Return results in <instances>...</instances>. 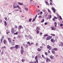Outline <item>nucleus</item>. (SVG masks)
<instances>
[{"label": "nucleus", "instance_id": "nucleus-1", "mask_svg": "<svg viewBox=\"0 0 63 63\" xmlns=\"http://www.w3.org/2000/svg\"><path fill=\"white\" fill-rule=\"evenodd\" d=\"M16 30L14 29V28H12L11 29V34H14Z\"/></svg>", "mask_w": 63, "mask_h": 63}, {"label": "nucleus", "instance_id": "nucleus-2", "mask_svg": "<svg viewBox=\"0 0 63 63\" xmlns=\"http://www.w3.org/2000/svg\"><path fill=\"white\" fill-rule=\"evenodd\" d=\"M52 37L51 36H49L47 37L46 39V40H50L52 38Z\"/></svg>", "mask_w": 63, "mask_h": 63}, {"label": "nucleus", "instance_id": "nucleus-3", "mask_svg": "<svg viewBox=\"0 0 63 63\" xmlns=\"http://www.w3.org/2000/svg\"><path fill=\"white\" fill-rule=\"evenodd\" d=\"M51 48H52L49 45H47V48L48 49V50H51Z\"/></svg>", "mask_w": 63, "mask_h": 63}, {"label": "nucleus", "instance_id": "nucleus-4", "mask_svg": "<svg viewBox=\"0 0 63 63\" xmlns=\"http://www.w3.org/2000/svg\"><path fill=\"white\" fill-rule=\"evenodd\" d=\"M46 62H47L48 61L49 62H50V61H51L48 58H46Z\"/></svg>", "mask_w": 63, "mask_h": 63}, {"label": "nucleus", "instance_id": "nucleus-5", "mask_svg": "<svg viewBox=\"0 0 63 63\" xmlns=\"http://www.w3.org/2000/svg\"><path fill=\"white\" fill-rule=\"evenodd\" d=\"M51 29L52 30H56V28L54 27H53V26L51 27Z\"/></svg>", "mask_w": 63, "mask_h": 63}, {"label": "nucleus", "instance_id": "nucleus-6", "mask_svg": "<svg viewBox=\"0 0 63 63\" xmlns=\"http://www.w3.org/2000/svg\"><path fill=\"white\" fill-rule=\"evenodd\" d=\"M50 58H51V59H54L55 57L53 56H50Z\"/></svg>", "mask_w": 63, "mask_h": 63}, {"label": "nucleus", "instance_id": "nucleus-7", "mask_svg": "<svg viewBox=\"0 0 63 63\" xmlns=\"http://www.w3.org/2000/svg\"><path fill=\"white\" fill-rule=\"evenodd\" d=\"M4 36H2L1 38V43H2V42H3V40L4 39Z\"/></svg>", "mask_w": 63, "mask_h": 63}, {"label": "nucleus", "instance_id": "nucleus-8", "mask_svg": "<svg viewBox=\"0 0 63 63\" xmlns=\"http://www.w3.org/2000/svg\"><path fill=\"white\" fill-rule=\"evenodd\" d=\"M8 40L9 42L10 43H11V42H12V40H11V38H8Z\"/></svg>", "mask_w": 63, "mask_h": 63}, {"label": "nucleus", "instance_id": "nucleus-9", "mask_svg": "<svg viewBox=\"0 0 63 63\" xmlns=\"http://www.w3.org/2000/svg\"><path fill=\"white\" fill-rule=\"evenodd\" d=\"M51 51L52 52L53 54H55V51L54 50L52 49Z\"/></svg>", "mask_w": 63, "mask_h": 63}, {"label": "nucleus", "instance_id": "nucleus-10", "mask_svg": "<svg viewBox=\"0 0 63 63\" xmlns=\"http://www.w3.org/2000/svg\"><path fill=\"white\" fill-rule=\"evenodd\" d=\"M22 28V26L21 25L19 26L18 28V29L19 30H20V29H21V28Z\"/></svg>", "mask_w": 63, "mask_h": 63}, {"label": "nucleus", "instance_id": "nucleus-11", "mask_svg": "<svg viewBox=\"0 0 63 63\" xmlns=\"http://www.w3.org/2000/svg\"><path fill=\"white\" fill-rule=\"evenodd\" d=\"M51 18V15H49L48 16V19H50V18Z\"/></svg>", "mask_w": 63, "mask_h": 63}, {"label": "nucleus", "instance_id": "nucleus-12", "mask_svg": "<svg viewBox=\"0 0 63 63\" xmlns=\"http://www.w3.org/2000/svg\"><path fill=\"white\" fill-rule=\"evenodd\" d=\"M54 25L55 27H57V23L56 22H55L54 23Z\"/></svg>", "mask_w": 63, "mask_h": 63}, {"label": "nucleus", "instance_id": "nucleus-13", "mask_svg": "<svg viewBox=\"0 0 63 63\" xmlns=\"http://www.w3.org/2000/svg\"><path fill=\"white\" fill-rule=\"evenodd\" d=\"M18 5H20V6H22V5H23V4H22V3L20 2H18Z\"/></svg>", "mask_w": 63, "mask_h": 63}, {"label": "nucleus", "instance_id": "nucleus-14", "mask_svg": "<svg viewBox=\"0 0 63 63\" xmlns=\"http://www.w3.org/2000/svg\"><path fill=\"white\" fill-rule=\"evenodd\" d=\"M37 50H38V51L39 52L41 51H42V49L39 48H37Z\"/></svg>", "mask_w": 63, "mask_h": 63}, {"label": "nucleus", "instance_id": "nucleus-15", "mask_svg": "<svg viewBox=\"0 0 63 63\" xmlns=\"http://www.w3.org/2000/svg\"><path fill=\"white\" fill-rule=\"evenodd\" d=\"M23 52H24V50H21V54H23Z\"/></svg>", "mask_w": 63, "mask_h": 63}, {"label": "nucleus", "instance_id": "nucleus-16", "mask_svg": "<svg viewBox=\"0 0 63 63\" xmlns=\"http://www.w3.org/2000/svg\"><path fill=\"white\" fill-rule=\"evenodd\" d=\"M40 30V27H38L36 28V30L37 31H39Z\"/></svg>", "mask_w": 63, "mask_h": 63}, {"label": "nucleus", "instance_id": "nucleus-17", "mask_svg": "<svg viewBox=\"0 0 63 63\" xmlns=\"http://www.w3.org/2000/svg\"><path fill=\"white\" fill-rule=\"evenodd\" d=\"M53 49L55 51H57V50H58V49L57 48H53Z\"/></svg>", "mask_w": 63, "mask_h": 63}, {"label": "nucleus", "instance_id": "nucleus-18", "mask_svg": "<svg viewBox=\"0 0 63 63\" xmlns=\"http://www.w3.org/2000/svg\"><path fill=\"white\" fill-rule=\"evenodd\" d=\"M4 23L5 26H7V22L6 21H4Z\"/></svg>", "mask_w": 63, "mask_h": 63}, {"label": "nucleus", "instance_id": "nucleus-19", "mask_svg": "<svg viewBox=\"0 0 63 63\" xmlns=\"http://www.w3.org/2000/svg\"><path fill=\"white\" fill-rule=\"evenodd\" d=\"M27 44H28V45H29L30 46H31V43L29 42H28L27 43Z\"/></svg>", "mask_w": 63, "mask_h": 63}, {"label": "nucleus", "instance_id": "nucleus-20", "mask_svg": "<svg viewBox=\"0 0 63 63\" xmlns=\"http://www.w3.org/2000/svg\"><path fill=\"white\" fill-rule=\"evenodd\" d=\"M6 39H4L3 43L4 44H6Z\"/></svg>", "mask_w": 63, "mask_h": 63}, {"label": "nucleus", "instance_id": "nucleus-21", "mask_svg": "<svg viewBox=\"0 0 63 63\" xmlns=\"http://www.w3.org/2000/svg\"><path fill=\"white\" fill-rule=\"evenodd\" d=\"M21 37V36L20 35H18L17 36V38H20Z\"/></svg>", "mask_w": 63, "mask_h": 63}, {"label": "nucleus", "instance_id": "nucleus-22", "mask_svg": "<svg viewBox=\"0 0 63 63\" xmlns=\"http://www.w3.org/2000/svg\"><path fill=\"white\" fill-rule=\"evenodd\" d=\"M50 41L52 43H53L54 42V39H51Z\"/></svg>", "mask_w": 63, "mask_h": 63}, {"label": "nucleus", "instance_id": "nucleus-23", "mask_svg": "<svg viewBox=\"0 0 63 63\" xmlns=\"http://www.w3.org/2000/svg\"><path fill=\"white\" fill-rule=\"evenodd\" d=\"M17 8H18L20 10H21V8H20L19 5H17Z\"/></svg>", "mask_w": 63, "mask_h": 63}, {"label": "nucleus", "instance_id": "nucleus-24", "mask_svg": "<svg viewBox=\"0 0 63 63\" xmlns=\"http://www.w3.org/2000/svg\"><path fill=\"white\" fill-rule=\"evenodd\" d=\"M45 21V19H43L41 21V23H43V22H44Z\"/></svg>", "mask_w": 63, "mask_h": 63}, {"label": "nucleus", "instance_id": "nucleus-25", "mask_svg": "<svg viewBox=\"0 0 63 63\" xmlns=\"http://www.w3.org/2000/svg\"><path fill=\"white\" fill-rule=\"evenodd\" d=\"M18 45H17L15 46V48H18Z\"/></svg>", "mask_w": 63, "mask_h": 63}, {"label": "nucleus", "instance_id": "nucleus-26", "mask_svg": "<svg viewBox=\"0 0 63 63\" xmlns=\"http://www.w3.org/2000/svg\"><path fill=\"white\" fill-rule=\"evenodd\" d=\"M15 43L14 42H12L11 43V45H15Z\"/></svg>", "mask_w": 63, "mask_h": 63}, {"label": "nucleus", "instance_id": "nucleus-27", "mask_svg": "<svg viewBox=\"0 0 63 63\" xmlns=\"http://www.w3.org/2000/svg\"><path fill=\"white\" fill-rule=\"evenodd\" d=\"M35 60H37L38 59V56H36L35 57Z\"/></svg>", "mask_w": 63, "mask_h": 63}, {"label": "nucleus", "instance_id": "nucleus-28", "mask_svg": "<svg viewBox=\"0 0 63 63\" xmlns=\"http://www.w3.org/2000/svg\"><path fill=\"white\" fill-rule=\"evenodd\" d=\"M29 39H32V37L31 35H29Z\"/></svg>", "mask_w": 63, "mask_h": 63}, {"label": "nucleus", "instance_id": "nucleus-29", "mask_svg": "<svg viewBox=\"0 0 63 63\" xmlns=\"http://www.w3.org/2000/svg\"><path fill=\"white\" fill-rule=\"evenodd\" d=\"M4 54V52L3 51L1 52V53H0L1 55H2Z\"/></svg>", "mask_w": 63, "mask_h": 63}, {"label": "nucleus", "instance_id": "nucleus-30", "mask_svg": "<svg viewBox=\"0 0 63 63\" xmlns=\"http://www.w3.org/2000/svg\"><path fill=\"white\" fill-rule=\"evenodd\" d=\"M21 61L23 62H24L25 61V60L24 59H23Z\"/></svg>", "mask_w": 63, "mask_h": 63}, {"label": "nucleus", "instance_id": "nucleus-31", "mask_svg": "<svg viewBox=\"0 0 63 63\" xmlns=\"http://www.w3.org/2000/svg\"><path fill=\"white\" fill-rule=\"evenodd\" d=\"M14 35H18V32H17L15 33H14Z\"/></svg>", "mask_w": 63, "mask_h": 63}, {"label": "nucleus", "instance_id": "nucleus-32", "mask_svg": "<svg viewBox=\"0 0 63 63\" xmlns=\"http://www.w3.org/2000/svg\"><path fill=\"white\" fill-rule=\"evenodd\" d=\"M47 36H48V35L47 34H46L44 35V37H47Z\"/></svg>", "mask_w": 63, "mask_h": 63}, {"label": "nucleus", "instance_id": "nucleus-33", "mask_svg": "<svg viewBox=\"0 0 63 63\" xmlns=\"http://www.w3.org/2000/svg\"><path fill=\"white\" fill-rule=\"evenodd\" d=\"M17 28V26L16 25H15L14 26V28H16V29Z\"/></svg>", "mask_w": 63, "mask_h": 63}, {"label": "nucleus", "instance_id": "nucleus-34", "mask_svg": "<svg viewBox=\"0 0 63 63\" xmlns=\"http://www.w3.org/2000/svg\"><path fill=\"white\" fill-rule=\"evenodd\" d=\"M48 12H49V13H51V11H50L49 9H48Z\"/></svg>", "mask_w": 63, "mask_h": 63}, {"label": "nucleus", "instance_id": "nucleus-35", "mask_svg": "<svg viewBox=\"0 0 63 63\" xmlns=\"http://www.w3.org/2000/svg\"><path fill=\"white\" fill-rule=\"evenodd\" d=\"M15 47H11L10 48V49H13V48H15Z\"/></svg>", "mask_w": 63, "mask_h": 63}, {"label": "nucleus", "instance_id": "nucleus-36", "mask_svg": "<svg viewBox=\"0 0 63 63\" xmlns=\"http://www.w3.org/2000/svg\"><path fill=\"white\" fill-rule=\"evenodd\" d=\"M42 57L43 58H44L45 59H46V58H45V56H44V55H42Z\"/></svg>", "mask_w": 63, "mask_h": 63}, {"label": "nucleus", "instance_id": "nucleus-37", "mask_svg": "<svg viewBox=\"0 0 63 63\" xmlns=\"http://www.w3.org/2000/svg\"><path fill=\"white\" fill-rule=\"evenodd\" d=\"M3 21V20L1 19L0 20V23H2V21Z\"/></svg>", "mask_w": 63, "mask_h": 63}, {"label": "nucleus", "instance_id": "nucleus-38", "mask_svg": "<svg viewBox=\"0 0 63 63\" xmlns=\"http://www.w3.org/2000/svg\"><path fill=\"white\" fill-rule=\"evenodd\" d=\"M21 50H23V47L22 46L21 47Z\"/></svg>", "mask_w": 63, "mask_h": 63}, {"label": "nucleus", "instance_id": "nucleus-39", "mask_svg": "<svg viewBox=\"0 0 63 63\" xmlns=\"http://www.w3.org/2000/svg\"><path fill=\"white\" fill-rule=\"evenodd\" d=\"M45 54L46 55H47V52H45Z\"/></svg>", "mask_w": 63, "mask_h": 63}, {"label": "nucleus", "instance_id": "nucleus-40", "mask_svg": "<svg viewBox=\"0 0 63 63\" xmlns=\"http://www.w3.org/2000/svg\"><path fill=\"white\" fill-rule=\"evenodd\" d=\"M25 10H26L27 11L28 10V8H25Z\"/></svg>", "mask_w": 63, "mask_h": 63}, {"label": "nucleus", "instance_id": "nucleus-41", "mask_svg": "<svg viewBox=\"0 0 63 63\" xmlns=\"http://www.w3.org/2000/svg\"><path fill=\"white\" fill-rule=\"evenodd\" d=\"M32 20V19L31 18H30L29 20V21H30V22H31Z\"/></svg>", "mask_w": 63, "mask_h": 63}, {"label": "nucleus", "instance_id": "nucleus-42", "mask_svg": "<svg viewBox=\"0 0 63 63\" xmlns=\"http://www.w3.org/2000/svg\"><path fill=\"white\" fill-rule=\"evenodd\" d=\"M36 33L37 34L39 33V31H37L36 32Z\"/></svg>", "mask_w": 63, "mask_h": 63}, {"label": "nucleus", "instance_id": "nucleus-43", "mask_svg": "<svg viewBox=\"0 0 63 63\" xmlns=\"http://www.w3.org/2000/svg\"><path fill=\"white\" fill-rule=\"evenodd\" d=\"M51 36H55V34H51Z\"/></svg>", "mask_w": 63, "mask_h": 63}, {"label": "nucleus", "instance_id": "nucleus-44", "mask_svg": "<svg viewBox=\"0 0 63 63\" xmlns=\"http://www.w3.org/2000/svg\"><path fill=\"white\" fill-rule=\"evenodd\" d=\"M14 8H17V7L16 6H15L14 5L13 6Z\"/></svg>", "mask_w": 63, "mask_h": 63}, {"label": "nucleus", "instance_id": "nucleus-45", "mask_svg": "<svg viewBox=\"0 0 63 63\" xmlns=\"http://www.w3.org/2000/svg\"><path fill=\"white\" fill-rule=\"evenodd\" d=\"M50 5H53V4H52V3L51 2H50Z\"/></svg>", "mask_w": 63, "mask_h": 63}, {"label": "nucleus", "instance_id": "nucleus-46", "mask_svg": "<svg viewBox=\"0 0 63 63\" xmlns=\"http://www.w3.org/2000/svg\"><path fill=\"white\" fill-rule=\"evenodd\" d=\"M37 57H40V55L39 54H38L37 55Z\"/></svg>", "mask_w": 63, "mask_h": 63}, {"label": "nucleus", "instance_id": "nucleus-47", "mask_svg": "<svg viewBox=\"0 0 63 63\" xmlns=\"http://www.w3.org/2000/svg\"><path fill=\"white\" fill-rule=\"evenodd\" d=\"M63 25V24H60V26L61 27H62V26Z\"/></svg>", "mask_w": 63, "mask_h": 63}, {"label": "nucleus", "instance_id": "nucleus-48", "mask_svg": "<svg viewBox=\"0 0 63 63\" xmlns=\"http://www.w3.org/2000/svg\"><path fill=\"white\" fill-rule=\"evenodd\" d=\"M19 11V10H14V11L15 12H16V11Z\"/></svg>", "mask_w": 63, "mask_h": 63}, {"label": "nucleus", "instance_id": "nucleus-49", "mask_svg": "<svg viewBox=\"0 0 63 63\" xmlns=\"http://www.w3.org/2000/svg\"><path fill=\"white\" fill-rule=\"evenodd\" d=\"M30 63H34V62H29Z\"/></svg>", "mask_w": 63, "mask_h": 63}, {"label": "nucleus", "instance_id": "nucleus-50", "mask_svg": "<svg viewBox=\"0 0 63 63\" xmlns=\"http://www.w3.org/2000/svg\"><path fill=\"white\" fill-rule=\"evenodd\" d=\"M54 17L55 19H57V17H56L55 16H54Z\"/></svg>", "mask_w": 63, "mask_h": 63}, {"label": "nucleus", "instance_id": "nucleus-51", "mask_svg": "<svg viewBox=\"0 0 63 63\" xmlns=\"http://www.w3.org/2000/svg\"><path fill=\"white\" fill-rule=\"evenodd\" d=\"M60 19H61V20H62V17H61V16H60Z\"/></svg>", "mask_w": 63, "mask_h": 63}, {"label": "nucleus", "instance_id": "nucleus-52", "mask_svg": "<svg viewBox=\"0 0 63 63\" xmlns=\"http://www.w3.org/2000/svg\"><path fill=\"white\" fill-rule=\"evenodd\" d=\"M52 10H54V7H52L51 8Z\"/></svg>", "mask_w": 63, "mask_h": 63}, {"label": "nucleus", "instance_id": "nucleus-53", "mask_svg": "<svg viewBox=\"0 0 63 63\" xmlns=\"http://www.w3.org/2000/svg\"><path fill=\"white\" fill-rule=\"evenodd\" d=\"M5 20H7V17H5Z\"/></svg>", "mask_w": 63, "mask_h": 63}, {"label": "nucleus", "instance_id": "nucleus-54", "mask_svg": "<svg viewBox=\"0 0 63 63\" xmlns=\"http://www.w3.org/2000/svg\"><path fill=\"white\" fill-rule=\"evenodd\" d=\"M36 62H37V63H38V60H36Z\"/></svg>", "mask_w": 63, "mask_h": 63}, {"label": "nucleus", "instance_id": "nucleus-55", "mask_svg": "<svg viewBox=\"0 0 63 63\" xmlns=\"http://www.w3.org/2000/svg\"><path fill=\"white\" fill-rule=\"evenodd\" d=\"M44 15L46 17V16H47V14H45Z\"/></svg>", "mask_w": 63, "mask_h": 63}, {"label": "nucleus", "instance_id": "nucleus-56", "mask_svg": "<svg viewBox=\"0 0 63 63\" xmlns=\"http://www.w3.org/2000/svg\"><path fill=\"white\" fill-rule=\"evenodd\" d=\"M36 19V18H35L33 19L32 20V21H35V19Z\"/></svg>", "mask_w": 63, "mask_h": 63}, {"label": "nucleus", "instance_id": "nucleus-57", "mask_svg": "<svg viewBox=\"0 0 63 63\" xmlns=\"http://www.w3.org/2000/svg\"><path fill=\"white\" fill-rule=\"evenodd\" d=\"M48 53H50V51H49V50H48Z\"/></svg>", "mask_w": 63, "mask_h": 63}, {"label": "nucleus", "instance_id": "nucleus-58", "mask_svg": "<svg viewBox=\"0 0 63 63\" xmlns=\"http://www.w3.org/2000/svg\"><path fill=\"white\" fill-rule=\"evenodd\" d=\"M49 3H48L47 2L46 4L47 5H49Z\"/></svg>", "mask_w": 63, "mask_h": 63}, {"label": "nucleus", "instance_id": "nucleus-59", "mask_svg": "<svg viewBox=\"0 0 63 63\" xmlns=\"http://www.w3.org/2000/svg\"><path fill=\"white\" fill-rule=\"evenodd\" d=\"M45 25H47V23L46 22L44 24Z\"/></svg>", "mask_w": 63, "mask_h": 63}, {"label": "nucleus", "instance_id": "nucleus-60", "mask_svg": "<svg viewBox=\"0 0 63 63\" xmlns=\"http://www.w3.org/2000/svg\"><path fill=\"white\" fill-rule=\"evenodd\" d=\"M10 33V32H7L6 33L7 34H8V33Z\"/></svg>", "mask_w": 63, "mask_h": 63}, {"label": "nucleus", "instance_id": "nucleus-61", "mask_svg": "<svg viewBox=\"0 0 63 63\" xmlns=\"http://www.w3.org/2000/svg\"><path fill=\"white\" fill-rule=\"evenodd\" d=\"M53 12H56L55 10V9H54V10H53Z\"/></svg>", "mask_w": 63, "mask_h": 63}, {"label": "nucleus", "instance_id": "nucleus-62", "mask_svg": "<svg viewBox=\"0 0 63 63\" xmlns=\"http://www.w3.org/2000/svg\"><path fill=\"white\" fill-rule=\"evenodd\" d=\"M26 47L27 48V47H28V45H26Z\"/></svg>", "mask_w": 63, "mask_h": 63}, {"label": "nucleus", "instance_id": "nucleus-63", "mask_svg": "<svg viewBox=\"0 0 63 63\" xmlns=\"http://www.w3.org/2000/svg\"><path fill=\"white\" fill-rule=\"evenodd\" d=\"M39 18H41L42 17V16H39Z\"/></svg>", "mask_w": 63, "mask_h": 63}, {"label": "nucleus", "instance_id": "nucleus-64", "mask_svg": "<svg viewBox=\"0 0 63 63\" xmlns=\"http://www.w3.org/2000/svg\"><path fill=\"white\" fill-rule=\"evenodd\" d=\"M38 45V43H36L35 44L36 46H37V45Z\"/></svg>", "mask_w": 63, "mask_h": 63}]
</instances>
